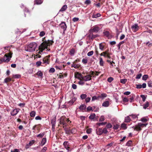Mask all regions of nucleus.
Segmentation results:
<instances>
[{"label":"nucleus","mask_w":152,"mask_h":152,"mask_svg":"<svg viewBox=\"0 0 152 152\" xmlns=\"http://www.w3.org/2000/svg\"><path fill=\"white\" fill-rule=\"evenodd\" d=\"M53 42L52 40H48V41H45L44 42L42 43L39 46V49L41 52L45 49H47V50H48V46L52 45Z\"/></svg>","instance_id":"obj_1"},{"label":"nucleus","mask_w":152,"mask_h":152,"mask_svg":"<svg viewBox=\"0 0 152 152\" xmlns=\"http://www.w3.org/2000/svg\"><path fill=\"white\" fill-rule=\"evenodd\" d=\"M12 53L11 52L6 53L4 57L1 58L0 59V64L3 62H8L10 60L12 57Z\"/></svg>","instance_id":"obj_2"},{"label":"nucleus","mask_w":152,"mask_h":152,"mask_svg":"<svg viewBox=\"0 0 152 152\" xmlns=\"http://www.w3.org/2000/svg\"><path fill=\"white\" fill-rule=\"evenodd\" d=\"M37 45L35 42H32L29 44L26 48V50L27 51L33 52L35 50Z\"/></svg>","instance_id":"obj_3"},{"label":"nucleus","mask_w":152,"mask_h":152,"mask_svg":"<svg viewBox=\"0 0 152 152\" xmlns=\"http://www.w3.org/2000/svg\"><path fill=\"white\" fill-rule=\"evenodd\" d=\"M69 121V119L66 118L64 116L61 117L60 119V124L63 126V128L66 127L67 126V123Z\"/></svg>","instance_id":"obj_4"},{"label":"nucleus","mask_w":152,"mask_h":152,"mask_svg":"<svg viewBox=\"0 0 152 152\" xmlns=\"http://www.w3.org/2000/svg\"><path fill=\"white\" fill-rule=\"evenodd\" d=\"M148 125V124H142V123H138V124L135 126L134 129L137 131H140L142 130V128L144 127H146Z\"/></svg>","instance_id":"obj_5"},{"label":"nucleus","mask_w":152,"mask_h":152,"mask_svg":"<svg viewBox=\"0 0 152 152\" xmlns=\"http://www.w3.org/2000/svg\"><path fill=\"white\" fill-rule=\"evenodd\" d=\"M78 76L80 77L81 79L85 81H87L90 80H91L92 76L91 75H88L86 76H83L81 74L78 73Z\"/></svg>","instance_id":"obj_6"},{"label":"nucleus","mask_w":152,"mask_h":152,"mask_svg":"<svg viewBox=\"0 0 152 152\" xmlns=\"http://www.w3.org/2000/svg\"><path fill=\"white\" fill-rule=\"evenodd\" d=\"M139 28V27L137 23L134 24L131 27V29L132 31L134 32L138 31Z\"/></svg>","instance_id":"obj_7"},{"label":"nucleus","mask_w":152,"mask_h":152,"mask_svg":"<svg viewBox=\"0 0 152 152\" xmlns=\"http://www.w3.org/2000/svg\"><path fill=\"white\" fill-rule=\"evenodd\" d=\"M99 30V27L97 26H95L92 27V29L90 30V31L91 32L97 33L98 32Z\"/></svg>","instance_id":"obj_8"},{"label":"nucleus","mask_w":152,"mask_h":152,"mask_svg":"<svg viewBox=\"0 0 152 152\" xmlns=\"http://www.w3.org/2000/svg\"><path fill=\"white\" fill-rule=\"evenodd\" d=\"M50 56H47L43 58L42 59V64H45V65L48 64H49V58Z\"/></svg>","instance_id":"obj_9"},{"label":"nucleus","mask_w":152,"mask_h":152,"mask_svg":"<svg viewBox=\"0 0 152 152\" xmlns=\"http://www.w3.org/2000/svg\"><path fill=\"white\" fill-rule=\"evenodd\" d=\"M20 110L19 109H15L13 110L11 112L10 114L12 116H14L17 114Z\"/></svg>","instance_id":"obj_10"},{"label":"nucleus","mask_w":152,"mask_h":152,"mask_svg":"<svg viewBox=\"0 0 152 152\" xmlns=\"http://www.w3.org/2000/svg\"><path fill=\"white\" fill-rule=\"evenodd\" d=\"M60 26L61 28L63 29L64 31L66 30L67 27L65 22H62L60 24Z\"/></svg>","instance_id":"obj_11"},{"label":"nucleus","mask_w":152,"mask_h":152,"mask_svg":"<svg viewBox=\"0 0 152 152\" xmlns=\"http://www.w3.org/2000/svg\"><path fill=\"white\" fill-rule=\"evenodd\" d=\"M99 65L101 66H104L105 64V62L103 60V58L101 57H99Z\"/></svg>","instance_id":"obj_12"},{"label":"nucleus","mask_w":152,"mask_h":152,"mask_svg":"<svg viewBox=\"0 0 152 152\" xmlns=\"http://www.w3.org/2000/svg\"><path fill=\"white\" fill-rule=\"evenodd\" d=\"M109 105V103L108 101H105L102 104V106L105 107H108Z\"/></svg>","instance_id":"obj_13"},{"label":"nucleus","mask_w":152,"mask_h":152,"mask_svg":"<svg viewBox=\"0 0 152 152\" xmlns=\"http://www.w3.org/2000/svg\"><path fill=\"white\" fill-rule=\"evenodd\" d=\"M56 121V118L55 117L51 120L52 126H55Z\"/></svg>","instance_id":"obj_14"},{"label":"nucleus","mask_w":152,"mask_h":152,"mask_svg":"<svg viewBox=\"0 0 152 152\" xmlns=\"http://www.w3.org/2000/svg\"><path fill=\"white\" fill-rule=\"evenodd\" d=\"M39 51L37 53L35 56L37 58H40L41 57L40 55H39V54H42V53L43 51L42 52L40 50L39 48Z\"/></svg>","instance_id":"obj_15"},{"label":"nucleus","mask_w":152,"mask_h":152,"mask_svg":"<svg viewBox=\"0 0 152 152\" xmlns=\"http://www.w3.org/2000/svg\"><path fill=\"white\" fill-rule=\"evenodd\" d=\"M86 108V106L84 104H81L79 107V109L81 110H85Z\"/></svg>","instance_id":"obj_16"},{"label":"nucleus","mask_w":152,"mask_h":152,"mask_svg":"<svg viewBox=\"0 0 152 152\" xmlns=\"http://www.w3.org/2000/svg\"><path fill=\"white\" fill-rule=\"evenodd\" d=\"M107 95L105 93H102L101 95L98 96V97L101 98L102 99H104L105 97H106Z\"/></svg>","instance_id":"obj_17"},{"label":"nucleus","mask_w":152,"mask_h":152,"mask_svg":"<svg viewBox=\"0 0 152 152\" xmlns=\"http://www.w3.org/2000/svg\"><path fill=\"white\" fill-rule=\"evenodd\" d=\"M63 145H64L65 148H68V147H69V143L68 142L65 141L63 143Z\"/></svg>","instance_id":"obj_18"},{"label":"nucleus","mask_w":152,"mask_h":152,"mask_svg":"<svg viewBox=\"0 0 152 152\" xmlns=\"http://www.w3.org/2000/svg\"><path fill=\"white\" fill-rule=\"evenodd\" d=\"M34 3L37 4H40L42 3L43 1L42 0H35Z\"/></svg>","instance_id":"obj_19"},{"label":"nucleus","mask_w":152,"mask_h":152,"mask_svg":"<svg viewBox=\"0 0 152 152\" xmlns=\"http://www.w3.org/2000/svg\"><path fill=\"white\" fill-rule=\"evenodd\" d=\"M64 129H65L66 133L67 134H70V133H72V130L69 129H68V128H65Z\"/></svg>","instance_id":"obj_20"},{"label":"nucleus","mask_w":152,"mask_h":152,"mask_svg":"<svg viewBox=\"0 0 152 152\" xmlns=\"http://www.w3.org/2000/svg\"><path fill=\"white\" fill-rule=\"evenodd\" d=\"M45 134V132H44L43 133H40L39 134H37V137H39V138H42Z\"/></svg>","instance_id":"obj_21"},{"label":"nucleus","mask_w":152,"mask_h":152,"mask_svg":"<svg viewBox=\"0 0 152 152\" xmlns=\"http://www.w3.org/2000/svg\"><path fill=\"white\" fill-rule=\"evenodd\" d=\"M102 130V132H101L99 134V135H101L103 133L104 134H106L107 133V132H108V131H107L106 128H104Z\"/></svg>","instance_id":"obj_22"},{"label":"nucleus","mask_w":152,"mask_h":152,"mask_svg":"<svg viewBox=\"0 0 152 152\" xmlns=\"http://www.w3.org/2000/svg\"><path fill=\"white\" fill-rule=\"evenodd\" d=\"M67 8V6L66 5H64L61 8L60 11H64Z\"/></svg>","instance_id":"obj_23"},{"label":"nucleus","mask_w":152,"mask_h":152,"mask_svg":"<svg viewBox=\"0 0 152 152\" xmlns=\"http://www.w3.org/2000/svg\"><path fill=\"white\" fill-rule=\"evenodd\" d=\"M101 16V14L99 13H97L96 14H93L92 15V18H97Z\"/></svg>","instance_id":"obj_24"},{"label":"nucleus","mask_w":152,"mask_h":152,"mask_svg":"<svg viewBox=\"0 0 152 152\" xmlns=\"http://www.w3.org/2000/svg\"><path fill=\"white\" fill-rule=\"evenodd\" d=\"M36 74L39 77H40L41 78H42L43 74L41 71H38Z\"/></svg>","instance_id":"obj_25"},{"label":"nucleus","mask_w":152,"mask_h":152,"mask_svg":"<svg viewBox=\"0 0 152 152\" xmlns=\"http://www.w3.org/2000/svg\"><path fill=\"white\" fill-rule=\"evenodd\" d=\"M104 45H103L102 43H100L99 44V49L102 51H103L104 48Z\"/></svg>","instance_id":"obj_26"},{"label":"nucleus","mask_w":152,"mask_h":152,"mask_svg":"<svg viewBox=\"0 0 152 152\" xmlns=\"http://www.w3.org/2000/svg\"><path fill=\"white\" fill-rule=\"evenodd\" d=\"M46 142V138H43L42 139V141L41 145L42 146L43 145H44L45 144Z\"/></svg>","instance_id":"obj_27"},{"label":"nucleus","mask_w":152,"mask_h":152,"mask_svg":"<svg viewBox=\"0 0 152 152\" xmlns=\"http://www.w3.org/2000/svg\"><path fill=\"white\" fill-rule=\"evenodd\" d=\"M131 119L129 116H127L125 118V121L126 123L129 122L130 121Z\"/></svg>","instance_id":"obj_28"},{"label":"nucleus","mask_w":152,"mask_h":152,"mask_svg":"<svg viewBox=\"0 0 152 152\" xmlns=\"http://www.w3.org/2000/svg\"><path fill=\"white\" fill-rule=\"evenodd\" d=\"M148 77V76L147 75H145L142 76V80H146Z\"/></svg>","instance_id":"obj_29"},{"label":"nucleus","mask_w":152,"mask_h":152,"mask_svg":"<svg viewBox=\"0 0 152 152\" xmlns=\"http://www.w3.org/2000/svg\"><path fill=\"white\" fill-rule=\"evenodd\" d=\"M78 79L80 80V81L78 82V84L80 85H83L84 84V82L80 79V77H77Z\"/></svg>","instance_id":"obj_30"},{"label":"nucleus","mask_w":152,"mask_h":152,"mask_svg":"<svg viewBox=\"0 0 152 152\" xmlns=\"http://www.w3.org/2000/svg\"><path fill=\"white\" fill-rule=\"evenodd\" d=\"M30 116L31 117H34L36 115V112L34 111H33L31 112L30 113Z\"/></svg>","instance_id":"obj_31"},{"label":"nucleus","mask_w":152,"mask_h":152,"mask_svg":"<svg viewBox=\"0 0 152 152\" xmlns=\"http://www.w3.org/2000/svg\"><path fill=\"white\" fill-rule=\"evenodd\" d=\"M75 53V51L74 49H71L70 51V54L72 56L74 55Z\"/></svg>","instance_id":"obj_32"},{"label":"nucleus","mask_w":152,"mask_h":152,"mask_svg":"<svg viewBox=\"0 0 152 152\" xmlns=\"http://www.w3.org/2000/svg\"><path fill=\"white\" fill-rule=\"evenodd\" d=\"M95 115L94 114H91L89 117V118L91 120L94 119L95 117Z\"/></svg>","instance_id":"obj_33"},{"label":"nucleus","mask_w":152,"mask_h":152,"mask_svg":"<svg viewBox=\"0 0 152 152\" xmlns=\"http://www.w3.org/2000/svg\"><path fill=\"white\" fill-rule=\"evenodd\" d=\"M121 127L124 129H126L127 128L126 124L124 123H123L122 124H121Z\"/></svg>","instance_id":"obj_34"},{"label":"nucleus","mask_w":152,"mask_h":152,"mask_svg":"<svg viewBox=\"0 0 152 152\" xmlns=\"http://www.w3.org/2000/svg\"><path fill=\"white\" fill-rule=\"evenodd\" d=\"M149 105V102H146L144 105L143 107V108L144 109H146L148 106Z\"/></svg>","instance_id":"obj_35"},{"label":"nucleus","mask_w":152,"mask_h":152,"mask_svg":"<svg viewBox=\"0 0 152 152\" xmlns=\"http://www.w3.org/2000/svg\"><path fill=\"white\" fill-rule=\"evenodd\" d=\"M74 63L75 62L73 63L71 65V67H73L74 68H76V69H77V68H78V67L77 65V64H75Z\"/></svg>","instance_id":"obj_36"},{"label":"nucleus","mask_w":152,"mask_h":152,"mask_svg":"<svg viewBox=\"0 0 152 152\" xmlns=\"http://www.w3.org/2000/svg\"><path fill=\"white\" fill-rule=\"evenodd\" d=\"M148 120V119H147L145 118H142L141 119V121L142 122L144 123L146 122Z\"/></svg>","instance_id":"obj_37"},{"label":"nucleus","mask_w":152,"mask_h":152,"mask_svg":"<svg viewBox=\"0 0 152 152\" xmlns=\"http://www.w3.org/2000/svg\"><path fill=\"white\" fill-rule=\"evenodd\" d=\"M87 95L86 94H83L80 96V98L82 99H83L86 98Z\"/></svg>","instance_id":"obj_38"},{"label":"nucleus","mask_w":152,"mask_h":152,"mask_svg":"<svg viewBox=\"0 0 152 152\" xmlns=\"http://www.w3.org/2000/svg\"><path fill=\"white\" fill-rule=\"evenodd\" d=\"M13 77L15 78H19L21 77V75L19 74H16L13 75Z\"/></svg>","instance_id":"obj_39"},{"label":"nucleus","mask_w":152,"mask_h":152,"mask_svg":"<svg viewBox=\"0 0 152 152\" xmlns=\"http://www.w3.org/2000/svg\"><path fill=\"white\" fill-rule=\"evenodd\" d=\"M127 80L126 79H121L120 80V82L121 83L123 84H125Z\"/></svg>","instance_id":"obj_40"},{"label":"nucleus","mask_w":152,"mask_h":152,"mask_svg":"<svg viewBox=\"0 0 152 152\" xmlns=\"http://www.w3.org/2000/svg\"><path fill=\"white\" fill-rule=\"evenodd\" d=\"M103 34L104 35L106 36L107 37L110 34L109 31H104L103 32Z\"/></svg>","instance_id":"obj_41"},{"label":"nucleus","mask_w":152,"mask_h":152,"mask_svg":"<svg viewBox=\"0 0 152 152\" xmlns=\"http://www.w3.org/2000/svg\"><path fill=\"white\" fill-rule=\"evenodd\" d=\"M93 53H94V51H93L92 50V51H90L88 52L87 53V55L88 56H91L92 55H93Z\"/></svg>","instance_id":"obj_42"},{"label":"nucleus","mask_w":152,"mask_h":152,"mask_svg":"<svg viewBox=\"0 0 152 152\" xmlns=\"http://www.w3.org/2000/svg\"><path fill=\"white\" fill-rule=\"evenodd\" d=\"M11 80V79L9 78H7L4 80V82L7 83L8 82H10Z\"/></svg>","instance_id":"obj_43"},{"label":"nucleus","mask_w":152,"mask_h":152,"mask_svg":"<svg viewBox=\"0 0 152 152\" xmlns=\"http://www.w3.org/2000/svg\"><path fill=\"white\" fill-rule=\"evenodd\" d=\"M88 62V60L86 58H83L82 60V62L85 64H86Z\"/></svg>","instance_id":"obj_44"},{"label":"nucleus","mask_w":152,"mask_h":152,"mask_svg":"<svg viewBox=\"0 0 152 152\" xmlns=\"http://www.w3.org/2000/svg\"><path fill=\"white\" fill-rule=\"evenodd\" d=\"M89 36L92 39H94L97 37L96 35H94L92 33H90L89 34Z\"/></svg>","instance_id":"obj_45"},{"label":"nucleus","mask_w":152,"mask_h":152,"mask_svg":"<svg viewBox=\"0 0 152 152\" xmlns=\"http://www.w3.org/2000/svg\"><path fill=\"white\" fill-rule=\"evenodd\" d=\"M148 87H152V81L150 80L148 82Z\"/></svg>","instance_id":"obj_46"},{"label":"nucleus","mask_w":152,"mask_h":152,"mask_svg":"<svg viewBox=\"0 0 152 152\" xmlns=\"http://www.w3.org/2000/svg\"><path fill=\"white\" fill-rule=\"evenodd\" d=\"M142 75V74L141 73L138 74V75H137L135 78L136 79H139L141 78Z\"/></svg>","instance_id":"obj_47"},{"label":"nucleus","mask_w":152,"mask_h":152,"mask_svg":"<svg viewBox=\"0 0 152 152\" xmlns=\"http://www.w3.org/2000/svg\"><path fill=\"white\" fill-rule=\"evenodd\" d=\"M92 129L91 128H89L87 129L86 130V132L87 134H90L92 132Z\"/></svg>","instance_id":"obj_48"},{"label":"nucleus","mask_w":152,"mask_h":152,"mask_svg":"<svg viewBox=\"0 0 152 152\" xmlns=\"http://www.w3.org/2000/svg\"><path fill=\"white\" fill-rule=\"evenodd\" d=\"M113 80V78L111 77H110L107 79V81L111 83Z\"/></svg>","instance_id":"obj_49"},{"label":"nucleus","mask_w":152,"mask_h":152,"mask_svg":"<svg viewBox=\"0 0 152 152\" xmlns=\"http://www.w3.org/2000/svg\"><path fill=\"white\" fill-rule=\"evenodd\" d=\"M55 71V69L54 68H51L49 70V72L50 73H53Z\"/></svg>","instance_id":"obj_50"},{"label":"nucleus","mask_w":152,"mask_h":152,"mask_svg":"<svg viewBox=\"0 0 152 152\" xmlns=\"http://www.w3.org/2000/svg\"><path fill=\"white\" fill-rule=\"evenodd\" d=\"M129 116H130L131 117L133 118H138V116L136 115L132 114V115H130Z\"/></svg>","instance_id":"obj_51"},{"label":"nucleus","mask_w":152,"mask_h":152,"mask_svg":"<svg viewBox=\"0 0 152 152\" xmlns=\"http://www.w3.org/2000/svg\"><path fill=\"white\" fill-rule=\"evenodd\" d=\"M140 97L142 98V101L145 102L146 98V97L143 95H141Z\"/></svg>","instance_id":"obj_52"},{"label":"nucleus","mask_w":152,"mask_h":152,"mask_svg":"<svg viewBox=\"0 0 152 152\" xmlns=\"http://www.w3.org/2000/svg\"><path fill=\"white\" fill-rule=\"evenodd\" d=\"M42 63V62L41 61H38L36 63V65L37 66H39L41 65Z\"/></svg>","instance_id":"obj_53"},{"label":"nucleus","mask_w":152,"mask_h":152,"mask_svg":"<svg viewBox=\"0 0 152 152\" xmlns=\"http://www.w3.org/2000/svg\"><path fill=\"white\" fill-rule=\"evenodd\" d=\"M119 126L118 124L114 125L113 126V129H117L118 128Z\"/></svg>","instance_id":"obj_54"},{"label":"nucleus","mask_w":152,"mask_h":152,"mask_svg":"<svg viewBox=\"0 0 152 152\" xmlns=\"http://www.w3.org/2000/svg\"><path fill=\"white\" fill-rule=\"evenodd\" d=\"M104 120V116H102L99 119V121L102 122Z\"/></svg>","instance_id":"obj_55"},{"label":"nucleus","mask_w":152,"mask_h":152,"mask_svg":"<svg viewBox=\"0 0 152 152\" xmlns=\"http://www.w3.org/2000/svg\"><path fill=\"white\" fill-rule=\"evenodd\" d=\"M132 143V141L130 140H129L126 143V145L128 146H130Z\"/></svg>","instance_id":"obj_56"},{"label":"nucleus","mask_w":152,"mask_h":152,"mask_svg":"<svg viewBox=\"0 0 152 152\" xmlns=\"http://www.w3.org/2000/svg\"><path fill=\"white\" fill-rule=\"evenodd\" d=\"M123 101L124 102H128V99L126 97H124L123 98Z\"/></svg>","instance_id":"obj_57"},{"label":"nucleus","mask_w":152,"mask_h":152,"mask_svg":"<svg viewBox=\"0 0 152 152\" xmlns=\"http://www.w3.org/2000/svg\"><path fill=\"white\" fill-rule=\"evenodd\" d=\"M99 98L98 97H97L96 96H94L92 97V101H94L95 100H96L97 99H98Z\"/></svg>","instance_id":"obj_58"},{"label":"nucleus","mask_w":152,"mask_h":152,"mask_svg":"<svg viewBox=\"0 0 152 152\" xmlns=\"http://www.w3.org/2000/svg\"><path fill=\"white\" fill-rule=\"evenodd\" d=\"M45 32L43 31H42L40 32L39 35L41 37H43L45 35Z\"/></svg>","instance_id":"obj_59"},{"label":"nucleus","mask_w":152,"mask_h":152,"mask_svg":"<svg viewBox=\"0 0 152 152\" xmlns=\"http://www.w3.org/2000/svg\"><path fill=\"white\" fill-rule=\"evenodd\" d=\"M72 88L74 89H75L77 88V85L74 84H72Z\"/></svg>","instance_id":"obj_60"},{"label":"nucleus","mask_w":152,"mask_h":152,"mask_svg":"<svg viewBox=\"0 0 152 152\" xmlns=\"http://www.w3.org/2000/svg\"><path fill=\"white\" fill-rule=\"evenodd\" d=\"M91 100V98L88 97L87 98H86L85 99V101L86 103L88 102H90Z\"/></svg>","instance_id":"obj_61"},{"label":"nucleus","mask_w":152,"mask_h":152,"mask_svg":"<svg viewBox=\"0 0 152 152\" xmlns=\"http://www.w3.org/2000/svg\"><path fill=\"white\" fill-rule=\"evenodd\" d=\"M79 19L78 18L75 17L72 19V20L73 22H75L78 21Z\"/></svg>","instance_id":"obj_62"},{"label":"nucleus","mask_w":152,"mask_h":152,"mask_svg":"<svg viewBox=\"0 0 152 152\" xmlns=\"http://www.w3.org/2000/svg\"><path fill=\"white\" fill-rule=\"evenodd\" d=\"M11 152H20V151L18 149H15L13 150H11Z\"/></svg>","instance_id":"obj_63"},{"label":"nucleus","mask_w":152,"mask_h":152,"mask_svg":"<svg viewBox=\"0 0 152 152\" xmlns=\"http://www.w3.org/2000/svg\"><path fill=\"white\" fill-rule=\"evenodd\" d=\"M136 88L137 89H140L142 88V85L141 84L136 85Z\"/></svg>","instance_id":"obj_64"}]
</instances>
